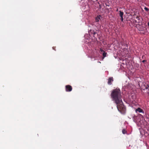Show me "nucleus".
<instances>
[{
	"label": "nucleus",
	"mask_w": 149,
	"mask_h": 149,
	"mask_svg": "<svg viewBox=\"0 0 149 149\" xmlns=\"http://www.w3.org/2000/svg\"><path fill=\"white\" fill-rule=\"evenodd\" d=\"M100 51L101 52H103V53L104 52V51L103 50L101 49H100Z\"/></svg>",
	"instance_id": "obj_14"
},
{
	"label": "nucleus",
	"mask_w": 149,
	"mask_h": 149,
	"mask_svg": "<svg viewBox=\"0 0 149 149\" xmlns=\"http://www.w3.org/2000/svg\"><path fill=\"white\" fill-rule=\"evenodd\" d=\"M119 15L120 17H121L123 16L124 14V13L120 10L119 11Z\"/></svg>",
	"instance_id": "obj_7"
},
{
	"label": "nucleus",
	"mask_w": 149,
	"mask_h": 149,
	"mask_svg": "<svg viewBox=\"0 0 149 149\" xmlns=\"http://www.w3.org/2000/svg\"><path fill=\"white\" fill-rule=\"evenodd\" d=\"M135 22L136 23H140V21L137 22L136 20H135Z\"/></svg>",
	"instance_id": "obj_16"
},
{
	"label": "nucleus",
	"mask_w": 149,
	"mask_h": 149,
	"mask_svg": "<svg viewBox=\"0 0 149 149\" xmlns=\"http://www.w3.org/2000/svg\"><path fill=\"white\" fill-rule=\"evenodd\" d=\"M65 89L66 92H70L72 90V87L70 85H67L65 86Z\"/></svg>",
	"instance_id": "obj_3"
},
{
	"label": "nucleus",
	"mask_w": 149,
	"mask_h": 149,
	"mask_svg": "<svg viewBox=\"0 0 149 149\" xmlns=\"http://www.w3.org/2000/svg\"><path fill=\"white\" fill-rule=\"evenodd\" d=\"M96 33L95 32L94 33H93V35H95Z\"/></svg>",
	"instance_id": "obj_18"
},
{
	"label": "nucleus",
	"mask_w": 149,
	"mask_h": 149,
	"mask_svg": "<svg viewBox=\"0 0 149 149\" xmlns=\"http://www.w3.org/2000/svg\"><path fill=\"white\" fill-rule=\"evenodd\" d=\"M148 26H149V22H148Z\"/></svg>",
	"instance_id": "obj_20"
},
{
	"label": "nucleus",
	"mask_w": 149,
	"mask_h": 149,
	"mask_svg": "<svg viewBox=\"0 0 149 149\" xmlns=\"http://www.w3.org/2000/svg\"><path fill=\"white\" fill-rule=\"evenodd\" d=\"M144 56V55H143L142 56V58H143V57Z\"/></svg>",
	"instance_id": "obj_21"
},
{
	"label": "nucleus",
	"mask_w": 149,
	"mask_h": 149,
	"mask_svg": "<svg viewBox=\"0 0 149 149\" xmlns=\"http://www.w3.org/2000/svg\"><path fill=\"white\" fill-rule=\"evenodd\" d=\"M107 6H109V5H107Z\"/></svg>",
	"instance_id": "obj_23"
},
{
	"label": "nucleus",
	"mask_w": 149,
	"mask_h": 149,
	"mask_svg": "<svg viewBox=\"0 0 149 149\" xmlns=\"http://www.w3.org/2000/svg\"><path fill=\"white\" fill-rule=\"evenodd\" d=\"M118 8H117V10H116V11H118Z\"/></svg>",
	"instance_id": "obj_22"
},
{
	"label": "nucleus",
	"mask_w": 149,
	"mask_h": 149,
	"mask_svg": "<svg viewBox=\"0 0 149 149\" xmlns=\"http://www.w3.org/2000/svg\"><path fill=\"white\" fill-rule=\"evenodd\" d=\"M102 18L101 16L99 15L95 18V20L96 22H98L99 21V20L100 19Z\"/></svg>",
	"instance_id": "obj_5"
},
{
	"label": "nucleus",
	"mask_w": 149,
	"mask_h": 149,
	"mask_svg": "<svg viewBox=\"0 0 149 149\" xmlns=\"http://www.w3.org/2000/svg\"><path fill=\"white\" fill-rule=\"evenodd\" d=\"M99 8H101V5H99Z\"/></svg>",
	"instance_id": "obj_19"
},
{
	"label": "nucleus",
	"mask_w": 149,
	"mask_h": 149,
	"mask_svg": "<svg viewBox=\"0 0 149 149\" xmlns=\"http://www.w3.org/2000/svg\"><path fill=\"white\" fill-rule=\"evenodd\" d=\"M136 112H138L139 113H144V111L143 109H141L140 108H138L137 109H136Z\"/></svg>",
	"instance_id": "obj_6"
},
{
	"label": "nucleus",
	"mask_w": 149,
	"mask_h": 149,
	"mask_svg": "<svg viewBox=\"0 0 149 149\" xmlns=\"http://www.w3.org/2000/svg\"><path fill=\"white\" fill-rule=\"evenodd\" d=\"M147 61L146 60H143L142 61V62L143 63H144L145 62H146Z\"/></svg>",
	"instance_id": "obj_15"
},
{
	"label": "nucleus",
	"mask_w": 149,
	"mask_h": 149,
	"mask_svg": "<svg viewBox=\"0 0 149 149\" xmlns=\"http://www.w3.org/2000/svg\"><path fill=\"white\" fill-rule=\"evenodd\" d=\"M107 84L109 85H111L112 84V82L113 81V77H110L108 79Z\"/></svg>",
	"instance_id": "obj_4"
},
{
	"label": "nucleus",
	"mask_w": 149,
	"mask_h": 149,
	"mask_svg": "<svg viewBox=\"0 0 149 149\" xmlns=\"http://www.w3.org/2000/svg\"><path fill=\"white\" fill-rule=\"evenodd\" d=\"M136 19H138V21H141L140 19L139 18V17L138 16H137L136 17Z\"/></svg>",
	"instance_id": "obj_12"
},
{
	"label": "nucleus",
	"mask_w": 149,
	"mask_h": 149,
	"mask_svg": "<svg viewBox=\"0 0 149 149\" xmlns=\"http://www.w3.org/2000/svg\"><path fill=\"white\" fill-rule=\"evenodd\" d=\"M144 9L146 11H149V9L146 7H145Z\"/></svg>",
	"instance_id": "obj_10"
},
{
	"label": "nucleus",
	"mask_w": 149,
	"mask_h": 149,
	"mask_svg": "<svg viewBox=\"0 0 149 149\" xmlns=\"http://www.w3.org/2000/svg\"><path fill=\"white\" fill-rule=\"evenodd\" d=\"M111 97L116 104L118 111L121 113L124 114L125 112L126 109L123 105L120 90L117 88L113 90L111 93Z\"/></svg>",
	"instance_id": "obj_1"
},
{
	"label": "nucleus",
	"mask_w": 149,
	"mask_h": 149,
	"mask_svg": "<svg viewBox=\"0 0 149 149\" xmlns=\"http://www.w3.org/2000/svg\"><path fill=\"white\" fill-rule=\"evenodd\" d=\"M120 18H121V21L122 22L123 21V16L120 17Z\"/></svg>",
	"instance_id": "obj_13"
},
{
	"label": "nucleus",
	"mask_w": 149,
	"mask_h": 149,
	"mask_svg": "<svg viewBox=\"0 0 149 149\" xmlns=\"http://www.w3.org/2000/svg\"><path fill=\"white\" fill-rule=\"evenodd\" d=\"M122 132L123 134H126L127 133V131L124 129L122 130Z\"/></svg>",
	"instance_id": "obj_8"
},
{
	"label": "nucleus",
	"mask_w": 149,
	"mask_h": 149,
	"mask_svg": "<svg viewBox=\"0 0 149 149\" xmlns=\"http://www.w3.org/2000/svg\"><path fill=\"white\" fill-rule=\"evenodd\" d=\"M55 47H52V48H53V49L54 50H55H55H56V49H55Z\"/></svg>",
	"instance_id": "obj_17"
},
{
	"label": "nucleus",
	"mask_w": 149,
	"mask_h": 149,
	"mask_svg": "<svg viewBox=\"0 0 149 149\" xmlns=\"http://www.w3.org/2000/svg\"><path fill=\"white\" fill-rule=\"evenodd\" d=\"M106 53L105 52H104L103 53V56L104 57H105L106 56Z\"/></svg>",
	"instance_id": "obj_9"
},
{
	"label": "nucleus",
	"mask_w": 149,
	"mask_h": 149,
	"mask_svg": "<svg viewBox=\"0 0 149 149\" xmlns=\"http://www.w3.org/2000/svg\"><path fill=\"white\" fill-rule=\"evenodd\" d=\"M141 88L142 90H148L147 93L149 95V84L143 82L142 83Z\"/></svg>",
	"instance_id": "obj_2"
},
{
	"label": "nucleus",
	"mask_w": 149,
	"mask_h": 149,
	"mask_svg": "<svg viewBox=\"0 0 149 149\" xmlns=\"http://www.w3.org/2000/svg\"><path fill=\"white\" fill-rule=\"evenodd\" d=\"M136 19H138V21H141L140 19L139 18V17L138 16H137L136 17Z\"/></svg>",
	"instance_id": "obj_11"
}]
</instances>
